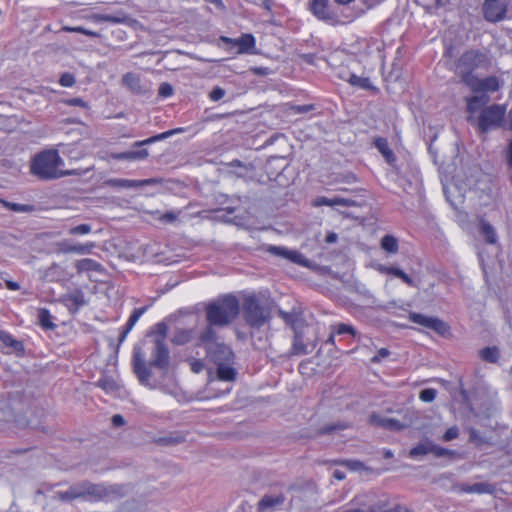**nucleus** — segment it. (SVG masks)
Returning <instances> with one entry per match:
<instances>
[{
  "instance_id": "20e7f679",
  "label": "nucleus",
  "mask_w": 512,
  "mask_h": 512,
  "mask_svg": "<svg viewBox=\"0 0 512 512\" xmlns=\"http://www.w3.org/2000/svg\"><path fill=\"white\" fill-rule=\"evenodd\" d=\"M491 66V58L488 52L479 49H470L460 55L455 63V71L466 84L476 75L475 70H488Z\"/></svg>"
},
{
  "instance_id": "a878e982",
  "label": "nucleus",
  "mask_w": 512,
  "mask_h": 512,
  "mask_svg": "<svg viewBox=\"0 0 512 512\" xmlns=\"http://www.w3.org/2000/svg\"><path fill=\"white\" fill-rule=\"evenodd\" d=\"M375 147L383 155L385 160L389 164H393L396 161L394 152L389 148L388 141L385 138L378 137L374 141Z\"/></svg>"
},
{
  "instance_id": "2f4dec72",
  "label": "nucleus",
  "mask_w": 512,
  "mask_h": 512,
  "mask_svg": "<svg viewBox=\"0 0 512 512\" xmlns=\"http://www.w3.org/2000/svg\"><path fill=\"white\" fill-rule=\"evenodd\" d=\"M352 86L364 89V90H374L375 87L371 83L368 77L358 76L356 74H351L347 80Z\"/></svg>"
},
{
  "instance_id": "680f3d73",
  "label": "nucleus",
  "mask_w": 512,
  "mask_h": 512,
  "mask_svg": "<svg viewBox=\"0 0 512 512\" xmlns=\"http://www.w3.org/2000/svg\"><path fill=\"white\" fill-rule=\"evenodd\" d=\"M369 512H378L374 507H372L370 510H368ZM379 512H412L411 509H409L407 506L405 505H395L393 508H391L390 510H387V511H379Z\"/></svg>"
},
{
  "instance_id": "e433bc0d",
  "label": "nucleus",
  "mask_w": 512,
  "mask_h": 512,
  "mask_svg": "<svg viewBox=\"0 0 512 512\" xmlns=\"http://www.w3.org/2000/svg\"><path fill=\"white\" fill-rule=\"evenodd\" d=\"M146 307H140L133 310L132 314L130 315L129 319L127 320L125 327L127 328V331H131L132 328L135 326V324L138 322L140 317L145 313Z\"/></svg>"
},
{
  "instance_id": "4c0bfd02",
  "label": "nucleus",
  "mask_w": 512,
  "mask_h": 512,
  "mask_svg": "<svg viewBox=\"0 0 512 512\" xmlns=\"http://www.w3.org/2000/svg\"><path fill=\"white\" fill-rule=\"evenodd\" d=\"M37 316H38L39 324L43 328L49 329V328L53 327V323L51 322V315L47 309H45V308L39 309Z\"/></svg>"
},
{
  "instance_id": "8fccbe9b",
  "label": "nucleus",
  "mask_w": 512,
  "mask_h": 512,
  "mask_svg": "<svg viewBox=\"0 0 512 512\" xmlns=\"http://www.w3.org/2000/svg\"><path fill=\"white\" fill-rule=\"evenodd\" d=\"M334 333H336L338 335H342V334L355 335V330L351 325L341 323V324H338L335 326Z\"/></svg>"
},
{
  "instance_id": "e2e57ef3",
  "label": "nucleus",
  "mask_w": 512,
  "mask_h": 512,
  "mask_svg": "<svg viewBox=\"0 0 512 512\" xmlns=\"http://www.w3.org/2000/svg\"><path fill=\"white\" fill-rule=\"evenodd\" d=\"M7 206L15 212H27L31 210V207L25 204L18 203H7Z\"/></svg>"
},
{
  "instance_id": "864d4df0",
  "label": "nucleus",
  "mask_w": 512,
  "mask_h": 512,
  "mask_svg": "<svg viewBox=\"0 0 512 512\" xmlns=\"http://www.w3.org/2000/svg\"><path fill=\"white\" fill-rule=\"evenodd\" d=\"M421 5L432 8V7H440L446 3V0H417Z\"/></svg>"
},
{
  "instance_id": "aec40b11",
  "label": "nucleus",
  "mask_w": 512,
  "mask_h": 512,
  "mask_svg": "<svg viewBox=\"0 0 512 512\" xmlns=\"http://www.w3.org/2000/svg\"><path fill=\"white\" fill-rule=\"evenodd\" d=\"M76 17L79 19L91 21L94 23L109 22V23L117 24V23L124 22V18H122V17L109 15V14L94 13V12H89L87 10L79 11L78 15Z\"/></svg>"
},
{
  "instance_id": "6e6d98bb",
  "label": "nucleus",
  "mask_w": 512,
  "mask_h": 512,
  "mask_svg": "<svg viewBox=\"0 0 512 512\" xmlns=\"http://www.w3.org/2000/svg\"><path fill=\"white\" fill-rule=\"evenodd\" d=\"M159 95L164 97V98H167V97H170L172 94H173V88L170 84L168 83H162L159 87Z\"/></svg>"
},
{
  "instance_id": "c9c22d12",
  "label": "nucleus",
  "mask_w": 512,
  "mask_h": 512,
  "mask_svg": "<svg viewBox=\"0 0 512 512\" xmlns=\"http://www.w3.org/2000/svg\"><path fill=\"white\" fill-rule=\"evenodd\" d=\"M389 274L401 279L408 286H411V287L415 286L414 280L398 267L391 266Z\"/></svg>"
},
{
  "instance_id": "5fc2aeb1",
  "label": "nucleus",
  "mask_w": 512,
  "mask_h": 512,
  "mask_svg": "<svg viewBox=\"0 0 512 512\" xmlns=\"http://www.w3.org/2000/svg\"><path fill=\"white\" fill-rule=\"evenodd\" d=\"M225 96V90L220 87H215L209 94L212 101H219Z\"/></svg>"
},
{
  "instance_id": "603ef678",
  "label": "nucleus",
  "mask_w": 512,
  "mask_h": 512,
  "mask_svg": "<svg viewBox=\"0 0 512 512\" xmlns=\"http://www.w3.org/2000/svg\"><path fill=\"white\" fill-rule=\"evenodd\" d=\"M1 339L7 346L14 349H18L21 346V343L15 340L10 334L2 333Z\"/></svg>"
},
{
  "instance_id": "774afa93",
  "label": "nucleus",
  "mask_w": 512,
  "mask_h": 512,
  "mask_svg": "<svg viewBox=\"0 0 512 512\" xmlns=\"http://www.w3.org/2000/svg\"><path fill=\"white\" fill-rule=\"evenodd\" d=\"M204 368V364L201 360H193L191 362V370L194 372V373H199L203 370Z\"/></svg>"
},
{
  "instance_id": "79ce46f5",
  "label": "nucleus",
  "mask_w": 512,
  "mask_h": 512,
  "mask_svg": "<svg viewBox=\"0 0 512 512\" xmlns=\"http://www.w3.org/2000/svg\"><path fill=\"white\" fill-rule=\"evenodd\" d=\"M94 247L95 244L93 242H88L85 244H75L71 250L75 254L85 255L89 254Z\"/></svg>"
},
{
  "instance_id": "bf43d9fd",
  "label": "nucleus",
  "mask_w": 512,
  "mask_h": 512,
  "mask_svg": "<svg viewBox=\"0 0 512 512\" xmlns=\"http://www.w3.org/2000/svg\"><path fill=\"white\" fill-rule=\"evenodd\" d=\"M343 464L352 471H360L361 469L364 468L363 463L357 460H348L345 461Z\"/></svg>"
},
{
  "instance_id": "b1692460",
  "label": "nucleus",
  "mask_w": 512,
  "mask_h": 512,
  "mask_svg": "<svg viewBox=\"0 0 512 512\" xmlns=\"http://www.w3.org/2000/svg\"><path fill=\"white\" fill-rule=\"evenodd\" d=\"M196 331L194 328H177L171 341L176 345H185L195 339Z\"/></svg>"
},
{
  "instance_id": "de8ad7c7",
  "label": "nucleus",
  "mask_w": 512,
  "mask_h": 512,
  "mask_svg": "<svg viewBox=\"0 0 512 512\" xmlns=\"http://www.w3.org/2000/svg\"><path fill=\"white\" fill-rule=\"evenodd\" d=\"M75 83V76L71 73L66 72L60 76L59 84L63 87H72Z\"/></svg>"
},
{
  "instance_id": "bb28decb",
  "label": "nucleus",
  "mask_w": 512,
  "mask_h": 512,
  "mask_svg": "<svg viewBox=\"0 0 512 512\" xmlns=\"http://www.w3.org/2000/svg\"><path fill=\"white\" fill-rule=\"evenodd\" d=\"M123 84L134 93H143L144 89L141 85L140 77L135 73H126L123 76Z\"/></svg>"
},
{
  "instance_id": "423d86ee",
  "label": "nucleus",
  "mask_w": 512,
  "mask_h": 512,
  "mask_svg": "<svg viewBox=\"0 0 512 512\" xmlns=\"http://www.w3.org/2000/svg\"><path fill=\"white\" fill-rule=\"evenodd\" d=\"M243 317L250 327L260 328L269 320L270 313L260 305L255 295H249L243 302Z\"/></svg>"
},
{
  "instance_id": "4468645a",
  "label": "nucleus",
  "mask_w": 512,
  "mask_h": 512,
  "mask_svg": "<svg viewBox=\"0 0 512 512\" xmlns=\"http://www.w3.org/2000/svg\"><path fill=\"white\" fill-rule=\"evenodd\" d=\"M466 102V110L469 113L467 120L469 122H473V115L478 111H481L486 105L490 102V97L488 94H475L469 96L465 99Z\"/></svg>"
},
{
  "instance_id": "ddd939ff",
  "label": "nucleus",
  "mask_w": 512,
  "mask_h": 512,
  "mask_svg": "<svg viewBox=\"0 0 512 512\" xmlns=\"http://www.w3.org/2000/svg\"><path fill=\"white\" fill-rule=\"evenodd\" d=\"M268 251L273 255L283 257L303 267H308L310 264V261L297 250H291L281 246H270Z\"/></svg>"
},
{
  "instance_id": "dca6fc26",
  "label": "nucleus",
  "mask_w": 512,
  "mask_h": 512,
  "mask_svg": "<svg viewBox=\"0 0 512 512\" xmlns=\"http://www.w3.org/2000/svg\"><path fill=\"white\" fill-rule=\"evenodd\" d=\"M453 490L457 493H468V494H492L495 490L494 486L485 483H474V484H466L459 483L453 486Z\"/></svg>"
},
{
  "instance_id": "c03bdc74",
  "label": "nucleus",
  "mask_w": 512,
  "mask_h": 512,
  "mask_svg": "<svg viewBox=\"0 0 512 512\" xmlns=\"http://www.w3.org/2000/svg\"><path fill=\"white\" fill-rule=\"evenodd\" d=\"M437 391L433 388H426L419 394V399L423 402L429 403L435 400Z\"/></svg>"
},
{
  "instance_id": "4d7b16f0",
  "label": "nucleus",
  "mask_w": 512,
  "mask_h": 512,
  "mask_svg": "<svg viewBox=\"0 0 512 512\" xmlns=\"http://www.w3.org/2000/svg\"><path fill=\"white\" fill-rule=\"evenodd\" d=\"M293 353L297 355L306 354L307 351L298 337L293 342Z\"/></svg>"
},
{
  "instance_id": "c85d7f7f",
  "label": "nucleus",
  "mask_w": 512,
  "mask_h": 512,
  "mask_svg": "<svg viewBox=\"0 0 512 512\" xmlns=\"http://www.w3.org/2000/svg\"><path fill=\"white\" fill-rule=\"evenodd\" d=\"M75 266H76L78 273L89 272V271L99 272L102 270L101 264L93 259H90V258H84V259L78 260L76 262Z\"/></svg>"
},
{
  "instance_id": "0eeeda50",
  "label": "nucleus",
  "mask_w": 512,
  "mask_h": 512,
  "mask_svg": "<svg viewBox=\"0 0 512 512\" xmlns=\"http://www.w3.org/2000/svg\"><path fill=\"white\" fill-rule=\"evenodd\" d=\"M104 488L101 485L83 482L71 486L67 491H59L56 497L62 501H69L80 497L98 499L104 495Z\"/></svg>"
},
{
  "instance_id": "7c9ffc66",
  "label": "nucleus",
  "mask_w": 512,
  "mask_h": 512,
  "mask_svg": "<svg viewBox=\"0 0 512 512\" xmlns=\"http://www.w3.org/2000/svg\"><path fill=\"white\" fill-rule=\"evenodd\" d=\"M380 247L388 254H396L399 250L398 240L392 235H385L380 241Z\"/></svg>"
},
{
  "instance_id": "a18cd8bd",
  "label": "nucleus",
  "mask_w": 512,
  "mask_h": 512,
  "mask_svg": "<svg viewBox=\"0 0 512 512\" xmlns=\"http://www.w3.org/2000/svg\"><path fill=\"white\" fill-rule=\"evenodd\" d=\"M459 436V428L457 426H452L448 428L445 433L442 435L441 440L443 442L452 441Z\"/></svg>"
},
{
  "instance_id": "5701e85b",
  "label": "nucleus",
  "mask_w": 512,
  "mask_h": 512,
  "mask_svg": "<svg viewBox=\"0 0 512 512\" xmlns=\"http://www.w3.org/2000/svg\"><path fill=\"white\" fill-rule=\"evenodd\" d=\"M110 156L114 160L137 161L148 158L149 151L147 149L130 150L119 153H111Z\"/></svg>"
},
{
  "instance_id": "09e8293b",
  "label": "nucleus",
  "mask_w": 512,
  "mask_h": 512,
  "mask_svg": "<svg viewBox=\"0 0 512 512\" xmlns=\"http://www.w3.org/2000/svg\"><path fill=\"white\" fill-rule=\"evenodd\" d=\"M62 103L66 104L68 106H77V107H81V108H84V109H88L89 108L88 103L85 102L80 97L65 99V100H62Z\"/></svg>"
},
{
  "instance_id": "412c9836",
  "label": "nucleus",
  "mask_w": 512,
  "mask_h": 512,
  "mask_svg": "<svg viewBox=\"0 0 512 512\" xmlns=\"http://www.w3.org/2000/svg\"><path fill=\"white\" fill-rule=\"evenodd\" d=\"M310 10L319 20H333V13L329 8V0H312Z\"/></svg>"
},
{
  "instance_id": "052dcab7",
  "label": "nucleus",
  "mask_w": 512,
  "mask_h": 512,
  "mask_svg": "<svg viewBox=\"0 0 512 512\" xmlns=\"http://www.w3.org/2000/svg\"><path fill=\"white\" fill-rule=\"evenodd\" d=\"M390 354V351L387 349V348H380L378 351H377V354L375 356L372 357L371 361L373 363H378L380 362L383 358H386L388 357Z\"/></svg>"
},
{
  "instance_id": "7ed1b4c3",
  "label": "nucleus",
  "mask_w": 512,
  "mask_h": 512,
  "mask_svg": "<svg viewBox=\"0 0 512 512\" xmlns=\"http://www.w3.org/2000/svg\"><path fill=\"white\" fill-rule=\"evenodd\" d=\"M239 301L234 295H225L207 305L206 319L211 326H227L239 314Z\"/></svg>"
},
{
  "instance_id": "393cba45",
  "label": "nucleus",
  "mask_w": 512,
  "mask_h": 512,
  "mask_svg": "<svg viewBox=\"0 0 512 512\" xmlns=\"http://www.w3.org/2000/svg\"><path fill=\"white\" fill-rule=\"evenodd\" d=\"M217 365V376L223 381H233L236 378V371L232 367L233 362H219Z\"/></svg>"
},
{
  "instance_id": "13d9d810",
  "label": "nucleus",
  "mask_w": 512,
  "mask_h": 512,
  "mask_svg": "<svg viewBox=\"0 0 512 512\" xmlns=\"http://www.w3.org/2000/svg\"><path fill=\"white\" fill-rule=\"evenodd\" d=\"M353 204L352 200L342 198V197H333L332 198V207L333 206H344L350 207Z\"/></svg>"
},
{
  "instance_id": "338daca9",
  "label": "nucleus",
  "mask_w": 512,
  "mask_h": 512,
  "mask_svg": "<svg viewBox=\"0 0 512 512\" xmlns=\"http://www.w3.org/2000/svg\"><path fill=\"white\" fill-rule=\"evenodd\" d=\"M253 506L248 502H242L235 510V512H253Z\"/></svg>"
},
{
  "instance_id": "1a4fd4ad",
  "label": "nucleus",
  "mask_w": 512,
  "mask_h": 512,
  "mask_svg": "<svg viewBox=\"0 0 512 512\" xmlns=\"http://www.w3.org/2000/svg\"><path fill=\"white\" fill-rule=\"evenodd\" d=\"M286 496L281 491L264 494L257 503V512H276L282 509Z\"/></svg>"
},
{
  "instance_id": "cd10ccee",
  "label": "nucleus",
  "mask_w": 512,
  "mask_h": 512,
  "mask_svg": "<svg viewBox=\"0 0 512 512\" xmlns=\"http://www.w3.org/2000/svg\"><path fill=\"white\" fill-rule=\"evenodd\" d=\"M479 231L485 237V240L489 244H496L498 241L497 233L495 228L484 219L480 220Z\"/></svg>"
},
{
  "instance_id": "39448f33",
  "label": "nucleus",
  "mask_w": 512,
  "mask_h": 512,
  "mask_svg": "<svg viewBox=\"0 0 512 512\" xmlns=\"http://www.w3.org/2000/svg\"><path fill=\"white\" fill-rule=\"evenodd\" d=\"M506 112L507 107L503 104H492L484 107L476 120L479 131L487 133L501 127Z\"/></svg>"
},
{
  "instance_id": "9d476101",
  "label": "nucleus",
  "mask_w": 512,
  "mask_h": 512,
  "mask_svg": "<svg viewBox=\"0 0 512 512\" xmlns=\"http://www.w3.org/2000/svg\"><path fill=\"white\" fill-rule=\"evenodd\" d=\"M508 0H485L483 4V14L487 21L498 22L504 19Z\"/></svg>"
},
{
  "instance_id": "2eb2a0df",
  "label": "nucleus",
  "mask_w": 512,
  "mask_h": 512,
  "mask_svg": "<svg viewBox=\"0 0 512 512\" xmlns=\"http://www.w3.org/2000/svg\"><path fill=\"white\" fill-rule=\"evenodd\" d=\"M161 180L158 178H149L143 180H133V179H122V178H114L108 181V184L111 187L116 188H138L143 186H153L160 184Z\"/></svg>"
},
{
  "instance_id": "a19ab883",
  "label": "nucleus",
  "mask_w": 512,
  "mask_h": 512,
  "mask_svg": "<svg viewBox=\"0 0 512 512\" xmlns=\"http://www.w3.org/2000/svg\"><path fill=\"white\" fill-rule=\"evenodd\" d=\"M455 454L456 453H455L454 450H450V449L444 448V447L439 446V445H437V444H435L433 442L432 455H434L435 457H437V458H440V457H453Z\"/></svg>"
},
{
  "instance_id": "37998d69",
  "label": "nucleus",
  "mask_w": 512,
  "mask_h": 512,
  "mask_svg": "<svg viewBox=\"0 0 512 512\" xmlns=\"http://www.w3.org/2000/svg\"><path fill=\"white\" fill-rule=\"evenodd\" d=\"M90 224H80L69 229L70 235H87L91 232Z\"/></svg>"
},
{
  "instance_id": "473e14b6",
  "label": "nucleus",
  "mask_w": 512,
  "mask_h": 512,
  "mask_svg": "<svg viewBox=\"0 0 512 512\" xmlns=\"http://www.w3.org/2000/svg\"><path fill=\"white\" fill-rule=\"evenodd\" d=\"M66 301L69 305L79 308L85 304L84 294L80 290H74L66 295Z\"/></svg>"
},
{
  "instance_id": "f03ea898",
  "label": "nucleus",
  "mask_w": 512,
  "mask_h": 512,
  "mask_svg": "<svg viewBox=\"0 0 512 512\" xmlns=\"http://www.w3.org/2000/svg\"><path fill=\"white\" fill-rule=\"evenodd\" d=\"M63 159L57 150L50 149L38 153L30 165L31 173L42 180L57 179L65 175H71L72 172L63 171Z\"/></svg>"
},
{
  "instance_id": "9b49d317",
  "label": "nucleus",
  "mask_w": 512,
  "mask_h": 512,
  "mask_svg": "<svg viewBox=\"0 0 512 512\" xmlns=\"http://www.w3.org/2000/svg\"><path fill=\"white\" fill-rule=\"evenodd\" d=\"M221 41L230 47L237 48L238 54L252 53L255 47V38L252 34H243L239 38L221 37Z\"/></svg>"
},
{
  "instance_id": "ea45409f",
  "label": "nucleus",
  "mask_w": 512,
  "mask_h": 512,
  "mask_svg": "<svg viewBox=\"0 0 512 512\" xmlns=\"http://www.w3.org/2000/svg\"><path fill=\"white\" fill-rule=\"evenodd\" d=\"M97 386L102 388L105 392L111 393L116 390L117 384L113 379L104 377L98 380Z\"/></svg>"
},
{
  "instance_id": "a211bd4d",
  "label": "nucleus",
  "mask_w": 512,
  "mask_h": 512,
  "mask_svg": "<svg viewBox=\"0 0 512 512\" xmlns=\"http://www.w3.org/2000/svg\"><path fill=\"white\" fill-rule=\"evenodd\" d=\"M207 355L214 363L233 362L234 359L231 348L221 341Z\"/></svg>"
},
{
  "instance_id": "69168bd1",
  "label": "nucleus",
  "mask_w": 512,
  "mask_h": 512,
  "mask_svg": "<svg viewBox=\"0 0 512 512\" xmlns=\"http://www.w3.org/2000/svg\"><path fill=\"white\" fill-rule=\"evenodd\" d=\"M313 205L316 207H320V206H331L332 207V198H327L324 196L318 197L314 200Z\"/></svg>"
},
{
  "instance_id": "49530a36",
  "label": "nucleus",
  "mask_w": 512,
  "mask_h": 512,
  "mask_svg": "<svg viewBox=\"0 0 512 512\" xmlns=\"http://www.w3.org/2000/svg\"><path fill=\"white\" fill-rule=\"evenodd\" d=\"M315 109L313 104L293 105L290 110L293 114H306Z\"/></svg>"
},
{
  "instance_id": "f3484780",
  "label": "nucleus",
  "mask_w": 512,
  "mask_h": 512,
  "mask_svg": "<svg viewBox=\"0 0 512 512\" xmlns=\"http://www.w3.org/2000/svg\"><path fill=\"white\" fill-rule=\"evenodd\" d=\"M213 327L208 324L196 338V346L204 347L207 353L220 342Z\"/></svg>"
},
{
  "instance_id": "f704fd0d",
  "label": "nucleus",
  "mask_w": 512,
  "mask_h": 512,
  "mask_svg": "<svg viewBox=\"0 0 512 512\" xmlns=\"http://www.w3.org/2000/svg\"><path fill=\"white\" fill-rule=\"evenodd\" d=\"M480 357L490 363H495L499 357V351L496 347H486L480 351Z\"/></svg>"
},
{
  "instance_id": "f257e3e1",
  "label": "nucleus",
  "mask_w": 512,
  "mask_h": 512,
  "mask_svg": "<svg viewBox=\"0 0 512 512\" xmlns=\"http://www.w3.org/2000/svg\"><path fill=\"white\" fill-rule=\"evenodd\" d=\"M160 337H157L151 348V360L149 366L145 363V352L140 346L133 349V368L141 383L146 384L151 378L150 367L165 370L169 366V349L165 343L167 326L164 323L157 324Z\"/></svg>"
},
{
  "instance_id": "f8f14e48",
  "label": "nucleus",
  "mask_w": 512,
  "mask_h": 512,
  "mask_svg": "<svg viewBox=\"0 0 512 512\" xmlns=\"http://www.w3.org/2000/svg\"><path fill=\"white\" fill-rule=\"evenodd\" d=\"M409 319L413 323L432 329L440 334H444L448 330L447 324L436 317L425 316L420 313H410Z\"/></svg>"
},
{
  "instance_id": "3c124183",
  "label": "nucleus",
  "mask_w": 512,
  "mask_h": 512,
  "mask_svg": "<svg viewBox=\"0 0 512 512\" xmlns=\"http://www.w3.org/2000/svg\"><path fill=\"white\" fill-rule=\"evenodd\" d=\"M179 214H180V212L169 211V212L161 214L158 219L161 222L173 223L178 219Z\"/></svg>"
},
{
  "instance_id": "4be33fe9",
  "label": "nucleus",
  "mask_w": 512,
  "mask_h": 512,
  "mask_svg": "<svg viewBox=\"0 0 512 512\" xmlns=\"http://www.w3.org/2000/svg\"><path fill=\"white\" fill-rule=\"evenodd\" d=\"M432 447L433 440L425 438L409 450L408 456L412 459H420L427 454H432Z\"/></svg>"
},
{
  "instance_id": "6e6552de",
  "label": "nucleus",
  "mask_w": 512,
  "mask_h": 512,
  "mask_svg": "<svg viewBox=\"0 0 512 512\" xmlns=\"http://www.w3.org/2000/svg\"><path fill=\"white\" fill-rule=\"evenodd\" d=\"M474 94H487L498 91L502 83L496 76H488L485 78L473 77L465 84Z\"/></svg>"
},
{
  "instance_id": "c756f323",
  "label": "nucleus",
  "mask_w": 512,
  "mask_h": 512,
  "mask_svg": "<svg viewBox=\"0 0 512 512\" xmlns=\"http://www.w3.org/2000/svg\"><path fill=\"white\" fill-rule=\"evenodd\" d=\"M182 129L181 128H177V129H173V130H169V131H166V132H163V133H160V134H157V135H154L150 138H147L145 140H141V141H136L134 144H133V147H141V146H144V145H149V144H152V143H155L157 141H160V140H164V139H167L169 138L170 136L176 134V133H179L181 132Z\"/></svg>"
},
{
  "instance_id": "58836bf2",
  "label": "nucleus",
  "mask_w": 512,
  "mask_h": 512,
  "mask_svg": "<svg viewBox=\"0 0 512 512\" xmlns=\"http://www.w3.org/2000/svg\"><path fill=\"white\" fill-rule=\"evenodd\" d=\"M61 31L81 33V34H84L86 36L94 37V38L99 37V34L97 32L89 30V29H86V28H84L82 26H75V27H72V26H62Z\"/></svg>"
},
{
  "instance_id": "6ab92c4d",
  "label": "nucleus",
  "mask_w": 512,
  "mask_h": 512,
  "mask_svg": "<svg viewBox=\"0 0 512 512\" xmlns=\"http://www.w3.org/2000/svg\"><path fill=\"white\" fill-rule=\"evenodd\" d=\"M370 423L375 426L382 427L391 431H400L406 428V425L400 422L399 420L389 418L386 416H381L376 413L371 414Z\"/></svg>"
},
{
  "instance_id": "72a5a7b5",
  "label": "nucleus",
  "mask_w": 512,
  "mask_h": 512,
  "mask_svg": "<svg viewBox=\"0 0 512 512\" xmlns=\"http://www.w3.org/2000/svg\"><path fill=\"white\" fill-rule=\"evenodd\" d=\"M444 194L446 196L447 201L453 206L454 208H457L459 204L463 201V196L461 194H458L456 197L452 196V192L456 191V186H443Z\"/></svg>"
},
{
  "instance_id": "0e129e2a",
  "label": "nucleus",
  "mask_w": 512,
  "mask_h": 512,
  "mask_svg": "<svg viewBox=\"0 0 512 512\" xmlns=\"http://www.w3.org/2000/svg\"><path fill=\"white\" fill-rule=\"evenodd\" d=\"M74 245L75 244L71 243V241L69 240H62L61 242L58 243V247L60 251L63 253H73V250L69 249H72Z\"/></svg>"
}]
</instances>
